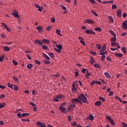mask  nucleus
I'll list each match as a JSON object with an SVG mask.
<instances>
[{
  "label": "nucleus",
  "mask_w": 127,
  "mask_h": 127,
  "mask_svg": "<svg viewBox=\"0 0 127 127\" xmlns=\"http://www.w3.org/2000/svg\"><path fill=\"white\" fill-rule=\"evenodd\" d=\"M13 80H14V81L15 82H18V78H17V77H16L15 76H13Z\"/></svg>",
  "instance_id": "a18cd8bd"
},
{
  "label": "nucleus",
  "mask_w": 127,
  "mask_h": 127,
  "mask_svg": "<svg viewBox=\"0 0 127 127\" xmlns=\"http://www.w3.org/2000/svg\"><path fill=\"white\" fill-rule=\"evenodd\" d=\"M92 75V73H89L88 71L86 72V74L85 75V77L86 78H89V76H91Z\"/></svg>",
  "instance_id": "c756f323"
},
{
  "label": "nucleus",
  "mask_w": 127,
  "mask_h": 127,
  "mask_svg": "<svg viewBox=\"0 0 127 127\" xmlns=\"http://www.w3.org/2000/svg\"><path fill=\"white\" fill-rule=\"evenodd\" d=\"M12 63H13V64H14V65H15V66H17V65L18 64V63L16 62L15 60H13L12 61Z\"/></svg>",
  "instance_id": "e433bc0d"
},
{
  "label": "nucleus",
  "mask_w": 127,
  "mask_h": 127,
  "mask_svg": "<svg viewBox=\"0 0 127 127\" xmlns=\"http://www.w3.org/2000/svg\"><path fill=\"white\" fill-rule=\"evenodd\" d=\"M26 116H29L28 113H23L22 114V118H24L26 117Z\"/></svg>",
  "instance_id": "2f4dec72"
},
{
  "label": "nucleus",
  "mask_w": 127,
  "mask_h": 127,
  "mask_svg": "<svg viewBox=\"0 0 127 127\" xmlns=\"http://www.w3.org/2000/svg\"><path fill=\"white\" fill-rule=\"evenodd\" d=\"M108 18L109 19V22H110V23H114V18H113V17L109 16Z\"/></svg>",
  "instance_id": "9d476101"
},
{
  "label": "nucleus",
  "mask_w": 127,
  "mask_h": 127,
  "mask_svg": "<svg viewBox=\"0 0 127 127\" xmlns=\"http://www.w3.org/2000/svg\"><path fill=\"white\" fill-rule=\"evenodd\" d=\"M4 98H5L4 94H2L0 96V99H4Z\"/></svg>",
  "instance_id": "5fc2aeb1"
},
{
  "label": "nucleus",
  "mask_w": 127,
  "mask_h": 127,
  "mask_svg": "<svg viewBox=\"0 0 127 127\" xmlns=\"http://www.w3.org/2000/svg\"><path fill=\"white\" fill-rule=\"evenodd\" d=\"M105 50H106V45H104L103 47H102V49L101 50V51H105Z\"/></svg>",
  "instance_id": "49530a36"
},
{
  "label": "nucleus",
  "mask_w": 127,
  "mask_h": 127,
  "mask_svg": "<svg viewBox=\"0 0 127 127\" xmlns=\"http://www.w3.org/2000/svg\"><path fill=\"white\" fill-rule=\"evenodd\" d=\"M111 45L112 47H115V46H118V44H117V43L112 42V43H111Z\"/></svg>",
  "instance_id": "412c9836"
},
{
  "label": "nucleus",
  "mask_w": 127,
  "mask_h": 127,
  "mask_svg": "<svg viewBox=\"0 0 127 127\" xmlns=\"http://www.w3.org/2000/svg\"><path fill=\"white\" fill-rule=\"evenodd\" d=\"M111 41H114V42H116V41H117V37H112L111 39Z\"/></svg>",
  "instance_id": "bb28decb"
},
{
  "label": "nucleus",
  "mask_w": 127,
  "mask_h": 127,
  "mask_svg": "<svg viewBox=\"0 0 127 127\" xmlns=\"http://www.w3.org/2000/svg\"><path fill=\"white\" fill-rule=\"evenodd\" d=\"M77 99H79V100H81L82 101L83 103H87V98H86V96L84 95L83 93L80 94V95H78V97Z\"/></svg>",
  "instance_id": "f257e3e1"
},
{
  "label": "nucleus",
  "mask_w": 127,
  "mask_h": 127,
  "mask_svg": "<svg viewBox=\"0 0 127 127\" xmlns=\"http://www.w3.org/2000/svg\"><path fill=\"white\" fill-rule=\"evenodd\" d=\"M99 100H100L101 101H102V102H105L106 101V99H105V98H104V97H99Z\"/></svg>",
  "instance_id": "79ce46f5"
},
{
  "label": "nucleus",
  "mask_w": 127,
  "mask_h": 127,
  "mask_svg": "<svg viewBox=\"0 0 127 127\" xmlns=\"http://www.w3.org/2000/svg\"><path fill=\"white\" fill-rule=\"evenodd\" d=\"M56 98H57V99H63V98H64V96L63 95H60L57 96Z\"/></svg>",
  "instance_id": "4be33fe9"
},
{
  "label": "nucleus",
  "mask_w": 127,
  "mask_h": 127,
  "mask_svg": "<svg viewBox=\"0 0 127 127\" xmlns=\"http://www.w3.org/2000/svg\"><path fill=\"white\" fill-rule=\"evenodd\" d=\"M94 30H96V31H99V32H102V28H99V27L95 28L94 29Z\"/></svg>",
  "instance_id": "5701e85b"
},
{
  "label": "nucleus",
  "mask_w": 127,
  "mask_h": 127,
  "mask_svg": "<svg viewBox=\"0 0 127 127\" xmlns=\"http://www.w3.org/2000/svg\"><path fill=\"white\" fill-rule=\"evenodd\" d=\"M55 21V17H52L51 18V22L54 23Z\"/></svg>",
  "instance_id": "774afa93"
},
{
  "label": "nucleus",
  "mask_w": 127,
  "mask_h": 127,
  "mask_svg": "<svg viewBox=\"0 0 127 127\" xmlns=\"http://www.w3.org/2000/svg\"><path fill=\"white\" fill-rule=\"evenodd\" d=\"M117 15L118 17H121L122 16V10L119 9L117 11Z\"/></svg>",
  "instance_id": "9b49d317"
},
{
  "label": "nucleus",
  "mask_w": 127,
  "mask_h": 127,
  "mask_svg": "<svg viewBox=\"0 0 127 127\" xmlns=\"http://www.w3.org/2000/svg\"><path fill=\"white\" fill-rule=\"evenodd\" d=\"M34 43H36V44H39V45H43V43L39 40H35L34 42Z\"/></svg>",
  "instance_id": "423d86ee"
},
{
  "label": "nucleus",
  "mask_w": 127,
  "mask_h": 127,
  "mask_svg": "<svg viewBox=\"0 0 127 127\" xmlns=\"http://www.w3.org/2000/svg\"><path fill=\"white\" fill-rule=\"evenodd\" d=\"M86 34H93V35H95L96 34L95 32H93V31L91 30H87L85 31Z\"/></svg>",
  "instance_id": "20e7f679"
},
{
  "label": "nucleus",
  "mask_w": 127,
  "mask_h": 127,
  "mask_svg": "<svg viewBox=\"0 0 127 127\" xmlns=\"http://www.w3.org/2000/svg\"><path fill=\"white\" fill-rule=\"evenodd\" d=\"M36 28L38 30L39 33H41L43 31V30H42V27L41 26H38Z\"/></svg>",
  "instance_id": "f8f14e48"
},
{
  "label": "nucleus",
  "mask_w": 127,
  "mask_h": 127,
  "mask_svg": "<svg viewBox=\"0 0 127 127\" xmlns=\"http://www.w3.org/2000/svg\"><path fill=\"white\" fill-rule=\"evenodd\" d=\"M96 47H97V48H98V49L99 50L102 49V47H101V46H100V45H99V44L96 45Z\"/></svg>",
  "instance_id": "c03bdc74"
},
{
  "label": "nucleus",
  "mask_w": 127,
  "mask_h": 127,
  "mask_svg": "<svg viewBox=\"0 0 127 127\" xmlns=\"http://www.w3.org/2000/svg\"><path fill=\"white\" fill-rule=\"evenodd\" d=\"M43 43H46V44H50V41L49 40H47L46 39H44L42 42Z\"/></svg>",
  "instance_id": "1a4fd4ad"
},
{
  "label": "nucleus",
  "mask_w": 127,
  "mask_h": 127,
  "mask_svg": "<svg viewBox=\"0 0 127 127\" xmlns=\"http://www.w3.org/2000/svg\"><path fill=\"white\" fill-rule=\"evenodd\" d=\"M104 75H105V76L107 77L108 79H110V78H111V75H110V73L107 72L104 73Z\"/></svg>",
  "instance_id": "dca6fc26"
},
{
  "label": "nucleus",
  "mask_w": 127,
  "mask_h": 127,
  "mask_svg": "<svg viewBox=\"0 0 127 127\" xmlns=\"http://www.w3.org/2000/svg\"><path fill=\"white\" fill-rule=\"evenodd\" d=\"M122 26L125 29H127V20L122 23Z\"/></svg>",
  "instance_id": "6e6552de"
},
{
  "label": "nucleus",
  "mask_w": 127,
  "mask_h": 127,
  "mask_svg": "<svg viewBox=\"0 0 127 127\" xmlns=\"http://www.w3.org/2000/svg\"><path fill=\"white\" fill-rule=\"evenodd\" d=\"M90 63L91 65H93V64L95 63V61H94V59L93 58H91L90 59Z\"/></svg>",
  "instance_id": "473e14b6"
},
{
  "label": "nucleus",
  "mask_w": 127,
  "mask_h": 127,
  "mask_svg": "<svg viewBox=\"0 0 127 127\" xmlns=\"http://www.w3.org/2000/svg\"><path fill=\"white\" fill-rule=\"evenodd\" d=\"M78 99H73L71 100V103L72 104H75L76 103H81V101L80 100H78Z\"/></svg>",
  "instance_id": "0eeeda50"
},
{
  "label": "nucleus",
  "mask_w": 127,
  "mask_h": 127,
  "mask_svg": "<svg viewBox=\"0 0 127 127\" xmlns=\"http://www.w3.org/2000/svg\"><path fill=\"white\" fill-rule=\"evenodd\" d=\"M4 59V57L3 56H1L0 57V62H2L3 60Z\"/></svg>",
  "instance_id": "58836bf2"
},
{
  "label": "nucleus",
  "mask_w": 127,
  "mask_h": 127,
  "mask_svg": "<svg viewBox=\"0 0 127 127\" xmlns=\"http://www.w3.org/2000/svg\"><path fill=\"white\" fill-rule=\"evenodd\" d=\"M13 87L14 91H18V87H17L16 85H14Z\"/></svg>",
  "instance_id": "c9c22d12"
},
{
  "label": "nucleus",
  "mask_w": 127,
  "mask_h": 127,
  "mask_svg": "<svg viewBox=\"0 0 127 127\" xmlns=\"http://www.w3.org/2000/svg\"><path fill=\"white\" fill-rule=\"evenodd\" d=\"M107 60H108V61H109V62H111V61H112V58L109 57H107Z\"/></svg>",
  "instance_id": "bf43d9fd"
},
{
  "label": "nucleus",
  "mask_w": 127,
  "mask_h": 127,
  "mask_svg": "<svg viewBox=\"0 0 127 127\" xmlns=\"http://www.w3.org/2000/svg\"><path fill=\"white\" fill-rule=\"evenodd\" d=\"M90 53L92 55H93V56H96V55H97V53L95 52H90Z\"/></svg>",
  "instance_id": "09e8293b"
},
{
  "label": "nucleus",
  "mask_w": 127,
  "mask_h": 127,
  "mask_svg": "<svg viewBox=\"0 0 127 127\" xmlns=\"http://www.w3.org/2000/svg\"><path fill=\"white\" fill-rule=\"evenodd\" d=\"M56 47L58 48V49H59L60 50H62V45H57L56 46Z\"/></svg>",
  "instance_id": "6ab92c4d"
},
{
  "label": "nucleus",
  "mask_w": 127,
  "mask_h": 127,
  "mask_svg": "<svg viewBox=\"0 0 127 127\" xmlns=\"http://www.w3.org/2000/svg\"><path fill=\"white\" fill-rule=\"evenodd\" d=\"M54 49L56 51H57V52H58V53H61V50H59V49H57L56 48H54Z\"/></svg>",
  "instance_id": "a19ab883"
},
{
  "label": "nucleus",
  "mask_w": 127,
  "mask_h": 127,
  "mask_svg": "<svg viewBox=\"0 0 127 127\" xmlns=\"http://www.w3.org/2000/svg\"><path fill=\"white\" fill-rule=\"evenodd\" d=\"M95 105L97 107H100L102 105V102L101 101H97L95 103Z\"/></svg>",
  "instance_id": "4468645a"
},
{
  "label": "nucleus",
  "mask_w": 127,
  "mask_h": 127,
  "mask_svg": "<svg viewBox=\"0 0 127 127\" xmlns=\"http://www.w3.org/2000/svg\"><path fill=\"white\" fill-rule=\"evenodd\" d=\"M44 62H45V64H50V63H51V62L48 61H45Z\"/></svg>",
  "instance_id": "e2e57ef3"
},
{
  "label": "nucleus",
  "mask_w": 127,
  "mask_h": 127,
  "mask_svg": "<svg viewBox=\"0 0 127 127\" xmlns=\"http://www.w3.org/2000/svg\"><path fill=\"white\" fill-rule=\"evenodd\" d=\"M122 50L123 53H125V54L127 53V50H126L125 47H122Z\"/></svg>",
  "instance_id": "f704fd0d"
},
{
  "label": "nucleus",
  "mask_w": 127,
  "mask_h": 127,
  "mask_svg": "<svg viewBox=\"0 0 127 127\" xmlns=\"http://www.w3.org/2000/svg\"><path fill=\"white\" fill-rule=\"evenodd\" d=\"M35 62L36 63V64H37L38 65H40V62L37 60H35Z\"/></svg>",
  "instance_id": "13d9d810"
},
{
  "label": "nucleus",
  "mask_w": 127,
  "mask_h": 127,
  "mask_svg": "<svg viewBox=\"0 0 127 127\" xmlns=\"http://www.w3.org/2000/svg\"><path fill=\"white\" fill-rule=\"evenodd\" d=\"M122 126L123 127H127V124L125 122L122 123Z\"/></svg>",
  "instance_id": "864d4df0"
},
{
  "label": "nucleus",
  "mask_w": 127,
  "mask_h": 127,
  "mask_svg": "<svg viewBox=\"0 0 127 127\" xmlns=\"http://www.w3.org/2000/svg\"><path fill=\"white\" fill-rule=\"evenodd\" d=\"M2 25L3 26V27H4V28H5L6 30H7V31L10 32V28H9V27H8L6 24L4 23H2Z\"/></svg>",
  "instance_id": "39448f33"
},
{
  "label": "nucleus",
  "mask_w": 127,
  "mask_h": 127,
  "mask_svg": "<svg viewBox=\"0 0 127 127\" xmlns=\"http://www.w3.org/2000/svg\"><path fill=\"white\" fill-rule=\"evenodd\" d=\"M89 120H90V121H93V120H94V116L93 115H90L89 116Z\"/></svg>",
  "instance_id": "ea45409f"
},
{
  "label": "nucleus",
  "mask_w": 127,
  "mask_h": 127,
  "mask_svg": "<svg viewBox=\"0 0 127 127\" xmlns=\"http://www.w3.org/2000/svg\"><path fill=\"white\" fill-rule=\"evenodd\" d=\"M80 43L82 44V45H83L84 46L86 45V44L85 43V41H84V40H80Z\"/></svg>",
  "instance_id": "37998d69"
},
{
  "label": "nucleus",
  "mask_w": 127,
  "mask_h": 127,
  "mask_svg": "<svg viewBox=\"0 0 127 127\" xmlns=\"http://www.w3.org/2000/svg\"><path fill=\"white\" fill-rule=\"evenodd\" d=\"M94 66L96 67V68H101V65H100L99 64H94Z\"/></svg>",
  "instance_id": "cd10ccee"
},
{
  "label": "nucleus",
  "mask_w": 127,
  "mask_h": 127,
  "mask_svg": "<svg viewBox=\"0 0 127 127\" xmlns=\"http://www.w3.org/2000/svg\"><path fill=\"white\" fill-rule=\"evenodd\" d=\"M91 13H93L94 14V15H95V16H98V13H97V12H96V11H95L93 10H91Z\"/></svg>",
  "instance_id": "393cba45"
},
{
  "label": "nucleus",
  "mask_w": 127,
  "mask_h": 127,
  "mask_svg": "<svg viewBox=\"0 0 127 127\" xmlns=\"http://www.w3.org/2000/svg\"><path fill=\"white\" fill-rule=\"evenodd\" d=\"M17 116L18 117V118H22V114L20 113L17 114Z\"/></svg>",
  "instance_id": "603ef678"
},
{
  "label": "nucleus",
  "mask_w": 127,
  "mask_h": 127,
  "mask_svg": "<svg viewBox=\"0 0 127 127\" xmlns=\"http://www.w3.org/2000/svg\"><path fill=\"white\" fill-rule=\"evenodd\" d=\"M51 28H52V26H49L48 27H47L46 29L48 31H50V29H51Z\"/></svg>",
  "instance_id": "de8ad7c7"
},
{
  "label": "nucleus",
  "mask_w": 127,
  "mask_h": 127,
  "mask_svg": "<svg viewBox=\"0 0 127 127\" xmlns=\"http://www.w3.org/2000/svg\"><path fill=\"white\" fill-rule=\"evenodd\" d=\"M110 34H111V35H113V36H114V37H115V36H117L116 35V33H115V32H113V31L110 30Z\"/></svg>",
  "instance_id": "a878e982"
},
{
  "label": "nucleus",
  "mask_w": 127,
  "mask_h": 127,
  "mask_svg": "<svg viewBox=\"0 0 127 127\" xmlns=\"http://www.w3.org/2000/svg\"><path fill=\"white\" fill-rule=\"evenodd\" d=\"M42 49H43V50H48V47L45 45H43Z\"/></svg>",
  "instance_id": "c85d7f7f"
},
{
  "label": "nucleus",
  "mask_w": 127,
  "mask_h": 127,
  "mask_svg": "<svg viewBox=\"0 0 127 127\" xmlns=\"http://www.w3.org/2000/svg\"><path fill=\"white\" fill-rule=\"evenodd\" d=\"M43 55L45 57V58H46V59H47V60H50V58H49V57H48V56H47V55L43 53Z\"/></svg>",
  "instance_id": "f3484780"
},
{
  "label": "nucleus",
  "mask_w": 127,
  "mask_h": 127,
  "mask_svg": "<svg viewBox=\"0 0 127 127\" xmlns=\"http://www.w3.org/2000/svg\"><path fill=\"white\" fill-rule=\"evenodd\" d=\"M4 48V51H10V49H9V48H8V47L7 46H4L3 47Z\"/></svg>",
  "instance_id": "2eb2a0df"
},
{
  "label": "nucleus",
  "mask_w": 127,
  "mask_h": 127,
  "mask_svg": "<svg viewBox=\"0 0 127 127\" xmlns=\"http://www.w3.org/2000/svg\"><path fill=\"white\" fill-rule=\"evenodd\" d=\"M79 76V72L75 71V77H78Z\"/></svg>",
  "instance_id": "680f3d73"
},
{
  "label": "nucleus",
  "mask_w": 127,
  "mask_h": 127,
  "mask_svg": "<svg viewBox=\"0 0 127 127\" xmlns=\"http://www.w3.org/2000/svg\"><path fill=\"white\" fill-rule=\"evenodd\" d=\"M106 58V55H104L102 56L101 60L102 61H104L105 60V59Z\"/></svg>",
  "instance_id": "4d7b16f0"
},
{
  "label": "nucleus",
  "mask_w": 127,
  "mask_h": 127,
  "mask_svg": "<svg viewBox=\"0 0 127 127\" xmlns=\"http://www.w3.org/2000/svg\"><path fill=\"white\" fill-rule=\"evenodd\" d=\"M89 1L93 4H95V3H96V1L94 0H89Z\"/></svg>",
  "instance_id": "6e6d98bb"
},
{
  "label": "nucleus",
  "mask_w": 127,
  "mask_h": 127,
  "mask_svg": "<svg viewBox=\"0 0 127 127\" xmlns=\"http://www.w3.org/2000/svg\"><path fill=\"white\" fill-rule=\"evenodd\" d=\"M114 55L116 56L117 57L122 58L123 57V54H115Z\"/></svg>",
  "instance_id": "aec40b11"
},
{
  "label": "nucleus",
  "mask_w": 127,
  "mask_h": 127,
  "mask_svg": "<svg viewBox=\"0 0 127 127\" xmlns=\"http://www.w3.org/2000/svg\"><path fill=\"white\" fill-rule=\"evenodd\" d=\"M61 31L59 30H56V33L58 34V35H60V36H62V35L61 34Z\"/></svg>",
  "instance_id": "7c9ffc66"
},
{
  "label": "nucleus",
  "mask_w": 127,
  "mask_h": 127,
  "mask_svg": "<svg viewBox=\"0 0 127 127\" xmlns=\"http://www.w3.org/2000/svg\"><path fill=\"white\" fill-rule=\"evenodd\" d=\"M30 105H31L33 107H35L36 106V105L35 104L33 103V102H31L30 103Z\"/></svg>",
  "instance_id": "052dcab7"
},
{
  "label": "nucleus",
  "mask_w": 127,
  "mask_h": 127,
  "mask_svg": "<svg viewBox=\"0 0 127 127\" xmlns=\"http://www.w3.org/2000/svg\"><path fill=\"white\" fill-rule=\"evenodd\" d=\"M112 9H116L117 8V5L114 4L112 6Z\"/></svg>",
  "instance_id": "3c124183"
},
{
  "label": "nucleus",
  "mask_w": 127,
  "mask_h": 127,
  "mask_svg": "<svg viewBox=\"0 0 127 127\" xmlns=\"http://www.w3.org/2000/svg\"><path fill=\"white\" fill-rule=\"evenodd\" d=\"M49 56L51 57L52 58L54 57V54L53 53H51L49 54Z\"/></svg>",
  "instance_id": "8fccbe9b"
},
{
  "label": "nucleus",
  "mask_w": 127,
  "mask_h": 127,
  "mask_svg": "<svg viewBox=\"0 0 127 127\" xmlns=\"http://www.w3.org/2000/svg\"><path fill=\"white\" fill-rule=\"evenodd\" d=\"M7 87L8 88H10V89H11V90H12V89H13V85H12V84H10V83L8 82L7 83Z\"/></svg>",
  "instance_id": "ddd939ff"
},
{
  "label": "nucleus",
  "mask_w": 127,
  "mask_h": 127,
  "mask_svg": "<svg viewBox=\"0 0 127 127\" xmlns=\"http://www.w3.org/2000/svg\"><path fill=\"white\" fill-rule=\"evenodd\" d=\"M4 106H5V103H0V109H1V108H3Z\"/></svg>",
  "instance_id": "72a5a7b5"
},
{
  "label": "nucleus",
  "mask_w": 127,
  "mask_h": 127,
  "mask_svg": "<svg viewBox=\"0 0 127 127\" xmlns=\"http://www.w3.org/2000/svg\"><path fill=\"white\" fill-rule=\"evenodd\" d=\"M65 105H67V104L66 103H62L60 107V111H61L62 113H65V112H66V108L63 107Z\"/></svg>",
  "instance_id": "f03ea898"
},
{
  "label": "nucleus",
  "mask_w": 127,
  "mask_h": 127,
  "mask_svg": "<svg viewBox=\"0 0 127 127\" xmlns=\"http://www.w3.org/2000/svg\"><path fill=\"white\" fill-rule=\"evenodd\" d=\"M106 119L110 121H111V120H112V118H111V117L110 116H107Z\"/></svg>",
  "instance_id": "69168bd1"
},
{
  "label": "nucleus",
  "mask_w": 127,
  "mask_h": 127,
  "mask_svg": "<svg viewBox=\"0 0 127 127\" xmlns=\"http://www.w3.org/2000/svg\"><path fill=\"white\" fill-rule=\"evenodd\" d=\"M110 122L112 126H115V121H114V120H113V119L111 120L110 121Z\"/></svg>",
  "instance_id": "4c0bfd02"
},
{
  "label": "nucleus",
  "mask_w": 127,
  "mask_h": 127,
  "mask_svg": "<svg viewBox=\"0 0 127 127\" xmlns=\"http://www.w3.org/2000/svg\"><path fill=\"white\" fill-rule=\"evenodd\" d=\"M85 22L86 23H93L94 21H93V20H92L88 19V20H86Z\"/></svg>",
  "instance_id": "a211bd4d"
},
{
  "label": "nucleus",
  "mask_w": 127,
  "mask_h": 127,
  "mask_svg": "<svg viewBox=\"0 0 127 127\" xmlns=\"http://www.w3.org/2000/svg\"><path fill=\"white\" fill-rule=\"evenodd\" d=\"M33 66V65L31 64L27 65V67L28 69H31L32 67Z\"/></svg>",
  "instance_id": "b1692460"
},
{
  "label": "nucleus",
  "mask_w": 127,
  "mask_h": 127,
  "mask_svg": "<svg viewBox=\"0 0 127 127\" xmlns=\"http://www.w3.org/2000/svg\"><path fill=\"white\" fill-rule=\"evenodd\" d=\"M11 13L13 16H14V17H19V15H18V12H17V11H13V12H11Z\"/></svg>",
  "instance_id": "7ed1b4c3"
},
{
  "label": "nucleus",
  "mask_w": 127,
  "mask_h": 127,
  "mask_svg": "<svg viewBox=\"0 0 127 127\" xmlns=\"http://www.w3.org/2000/svg\"><path fill=\"white\" fill-rule=\"evenodd\" d=\"M21 121H23V122H30L29 119H22Z\"/></svg>",
  "instance_id": "0e129e2a"
},
{
  "label": "nucleus",
  "mask_w": 127,
  "mask_h": 127,
  "mask_svg": "<svg viewBox=\"0 0 127 127\" xmlns=\"http://www.w3.org/2000/svg\"><path fill=\"white\" fill-rule=\"evenodd\" d=\"M72 126H77V123L76 121H74V122L72 123Z\"/></svg>",
  "instance_id": "338daca9"
}]
</instances>
